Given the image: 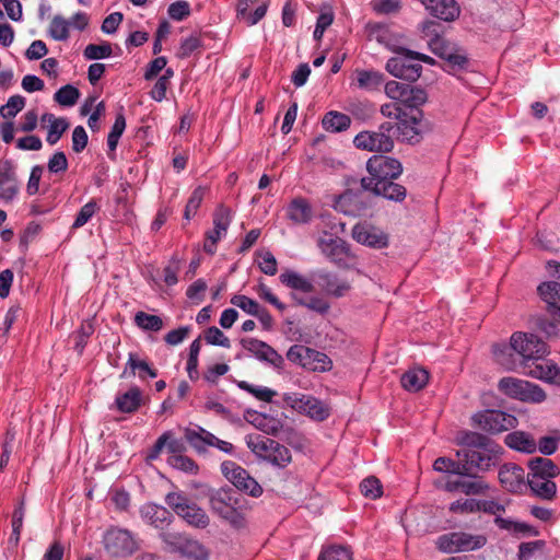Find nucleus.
I'll list each match as a JSON object with an SVG mask.
<instances>
[{
    "mask_svg": "<svg viewBox=\"0 0 560 560\" xmlns=\"http://www.w3.org/2000/svg\"><path fill=\"white\" fill-rule=\"evenodd\" d=\"M241 345L259 361L267 362L276 368L283 363L282 357L265 341L256 338H243Z\"/></svg>",
    "mask_w": 560,
    "mask_h": 560,
    "instance_id": "b1692460",
    "label": "nucleus"
},
{
    "mask_svg": "<svg viewBox=\"0 0 560 560\" xmlns=\"http://www.w3.org/2000/svg\"><path fill=\"white\" fill-rule=\"evenodd\" d=\"M402 164L399 160L378 154L371 156L366 162L368 177L360 180L361 187H369L372 183H378L388 179H397L402 174Z\"/></svg>",
    "mask_w": 560,
    "mask_h": 560,
    "instance_id": "0eeeda50",
    "label": "nucleus"
},
{
    "mask_svg": "<svg viewBox=\"0 0 560 560\" xmlns=\"http://www.w3.org/2000/svg\"><path fill=\"white\" fill-rule=\"evenodd\" d=\"M183 556L192 560H208V549L198 540L191 539L187 536L185 542L179 551Z\"/></svg>",
    "mask_w": 560,
    "mask_h": 560,
    "instance_id": "de8ad7c7",
    "label": "nucleus"
},
{
    "mask_svg": "<svg viewBox=\"0 0 560 560\" xmlns=\"http://www.w3.org/2000/svg\"><path fill=\"white\" fill-rule=\"evenodd\" d=\"M165 503L191 527L203 529L210 524L206 511L183 491L168 492Z\"/></svg>",
    "mask_w": 560,
    "mask_h": 560,
    "instance_id": "7ed1b4c3",
    "label": "nucleus"
},
{
    "mask_svg": "<svg viewBox=\"0 0 560 560\" xmlns=\"http://www.w3.org/2000/svg\"><path fill=\"white\" fill-rule=\"evenodd\" d=\"M428 13L444 22H454L460 15V5L456 0H421Z\"/></svg>",
    "mask_w": 560,
    "mask_h": 560,
    "instance_id": "393cba45",
    "label": "nucleus"
},
{
    "mask_svg": "<svg viewBox=\"0 0 560 560\" xmlns=\"http://www.w3.org/2000/svg\"><path fill=\"white\" fill-rule=\"evenodd\" d=\"M206 192L207 188L203 186H198L192 190L184 210L185 220L189 221L192 217L196 215L200 205L202 203Z\"/></svg>",
    "mask_w": 560,
    "mask_h": 560,
    "instance_id": "864d4df0",
    "label": "nucleus"
},
{
    "mask_svg": "<svg viewBox=\"0 0 560 560\" xmlns=\"http://www.w3.org/2000/svg\"><path fill=\"white\" fill-rule=\"evenodd\" d=\"M318 560H352L351 552L343 546H330L325 548Z\"/></svg>",
    "mask_w": 560,
    "mask_h": 560,
    "instance_id": "774afa93",
    "label": "nucleus"
},
{
    "mask_svg": "<svg viewBox=\"0 0 560 560\" xmlns=\"http://www.w3.org/2000/svg\"><path fill=\"white\" fill-rule=\"evenodd\" d=\"M257 0H237L236 16L238 20L244 21L248 26L257 24L267 13L268 3L262 2L254 12H249V7Z\"/></svg>",
    "mask_w": 560,
    "mask_h": 560,
    "instance_id": "2f4dec72",
    "label": "nucleus"
},
{
    "mask_svg": "<svg viewBox=\"0 0 560 560\" xmlns=\"http://www.w3.org/2000/svg\"><path fill=\"white\" fill-rule=\"evenodd\" d=\"M471 421L474 427L490 434H499L514 429L518 423L515 416L493 409H487L475 413L471 417Z\"/></svg>",
    "mask_w": 560,
    "mask_h": 560,
    "instance_id": "9b49d317",
    "label": "nucleus"
},
{
    "mask_svg": "<svg viewBox=\"0 0 560 560\" xmlns=\"http://www.w3.org/2000/svg\"><path fill=\"white\" fill-rule=\"evenodd\" d=\"M125 129H126V118H125V115H124V112L121 108L120 112H118L116 114L114 125L112 126V129L107 136V147L110 151L116 150V148L118 145V141H119L121 135L124 133Z\"/></svg>",
    "mask_w": 560,
    "mask_h": 560,
    "instance_id": "603ef678",
    "label": "nucleus"
},
{
    "mask_svg": "<svg viewBox=\"0 0 560 560\" xmlns=\"http://www.w3.org/2000/svg\"><path fill=\"white\" fill-rule=\"evenodd\" d=\"M360 491L366 499L376 500L382 497L383 487L380 479L370 476L361 481Z\"/></svg>",
    "mask_w": 560,
    "mask_h": 560,
    "instance_id": "4d7b16f0",
    "label": "nucleus"
},
{
    "mask_svg": "<svg viewBox=\"0 0 560 560\" xmlns=\"http://www.w3.org/2000/svg\"><path fill=\"white\" fill-rule=\"evenodd\" d=\"M429 381V373L421 368L410 369L400 378L401 386L408 392H419Z\"/></svg>",
    "mask_w": 560,
    "mask_h": 560,
    "instance_id": "58836bf2",
    "label": "nucleus"
},
{
    "mask_svg": "<svg viewBox=\"0 0 560 560\" xmlns=\"http://www.w3.org/2000/svg\"><path fill=\"white\" fill-rule=\"evenodd\" d=\"M458 444L463 448L456 455L464 458L468 476H474V470L486 471L495 465L501 446L490 438L472 431H464L458 436Z\"/></svg>",
    "mask_w": 560,
    "mask_h": 560,
    "instance_id": "f257e3e1",
    "label": "nucleus"
},
{
    "mask_svg": "<svg viewBox=\"0 0 560 560\" xmlns=\"http://www.w3.org/2000/svg\"><path fill=\"white\" fill-rule=\"evenodd\" d=\"M242 501L241 495L232 488H220L212 492L209 499L213 513L234 528H243L246 523Z\"/></svg>",
    "mask_w": 560,
    "mask_h": 560,
    "instance_id": "f03ea898",
    "label": "nucleus"
},
{
    "mask_svg": "<svg viewBox=\"0 0 560 560\" xmlns=\"http://www.w3.org/2000/svg\"><path fill=\"white\" fill-rule=\"evenodd\" d=\"M469 66V58L467 51L460 47H456V51L445 58L444 70L451 74H455L458 71L466 70Z\"/></svg>",
    "mask_w": 560,
    "mask_h": 560,
    "instance_id": "c03bdc74",
    "label": "nucleus"
},
{
    "mask_svg": "<svg viewBox=\"0 0 560 560\" xmlns=\"http://www.w3.org/2000/svg\"><path fill=\"white\" fill-rule=\"evenodd\" d=\"M237 386L241 389L252 394L255 398L265 402H270L273 396H276L275 390L264 386H255L245 381L237 382Z\"/></svg>",
    "mask_w": 560,
    "mask_h": 560,
    "instance_id": "bf43d9fd",
    "label": "nucleus"
},
{
    "mask_svg": "<svg viewBox=\"0 0 560 560\" xmlns=\"http://www.w3.org/2000/svg\"><path fill=\"white\" fill-rule=\"evenodd\" d=\"M221 470L224 477L240 491L258 498L262 494L261 486L253 478L249 472L234 462H223Z\"/></svg>",
    "mask_w": 560,
    "mask_h": 560,
    "instance_id": "dca6fc26",
    "label": "nucleus"
},
{
    "mask_svg": "<svg viewBox=\"0 0 560 560\" xmlns=\"http://www.w3.org/2000/svg\"><path fill=\"white\" fill-rule=\"evenodd\" d=\"M71 22L61 15H55L50 22L48 33L55 40L65 42L69 38Z\"/></svg>",
    "mask_w": 560,
    "mask_h": 560,
    "instance_id": "8fccbe9b",
    "label": "nucleus"
},
{
    "mask_svg": "<svg viewBox=\"0 0 560 560\" xmlns=\"http://www.w3.org/2000/svg\"><path fill=\"white\" fill-rule=\"evenodd\" d=\"M466 466L464 458H459V460L456 462L447 457H439L433 463L434 470L459 476H468Z\"/></svg>",
    "mask_w": 560,
    "mask_h": 560,
    "instance_id": "a18cd8bd",
    "label": "nucleus"
},
{
    "mask_svg": "<svg viewBox=\"0 0 560 560\" xmlns=\"http://www.w3.org/2000/svg\"><path fill=\"white\" fill-rule=\"evenodd\" d=\"M135 324L147 331H160L163 328V320L160 316L142 311L135 315Z\"/></svg>",
    "mask_w": 560,
    "mask_h": 560,
    "instance_id": "3c124183",
    "label": "nucleus"
},
{
    "mask_svg": "<svg viewBox=\"0 0 560 560\" xmlns=\"http://www.w3.org/2000/svg\"><path fill=\"white\" fill-rule=\"evenodd\" d=\"M521 368L523 373L529 377L560 386V369L546 357L533 359Z\"/></svg>",
    "mask_w": 560,
    "mask_h": 560,
    "instance_id": "412c9836",
    "label": "nucleus"
},
{
    "mask_svg": "<svg viewBox=\"0 0 560 560\" xmlns=\"http://www.w3.org/2000/svg\"><path fill=\"white\" fill-rule=\"evenodd\" d=\"M145 404L143 392L133 385L125 393H118L110 409H117L121 413H135Z\"/></svg>",
    "mask_w": 560,
    "mask_h": 560,
    "instance_id": "a878e982",
    "label": "nucleus"
},
{
    "mask_svg": "<svg viewBox=\"0 0 560 560\" xmlns=\"http://www.w3.org/2000/svg\"><path fill=\"white\" fill-rule=\"evenodd\" d=\"M322 125L326 131L341 132L350 127L351 118L347 114L331 110L324 116Z\"/></svg>",
    "mask_w": 560,
    "mask_h": 560,
    "instance_id": "79ce46f5",
    "label": "nucleus"
},
{
    "mask_svg": "<svg viewBox=\"0 0 560 560\" xmlns=\"http://www.w3.org/2000/svg\"><path fill=\"white\" fill-rule=\"evenodd\" d=\"M317 246L331 262L340 268L347 267V260L352 257L349 244L327 232L318 238Z\"/></svg>",
    "mask_w": 560,
    "mask_h": 560,
    "instance_id": "6ab92c4d",
    "label": "nucleus"
},
{
    "mask_svg": "<svg viewBox=\"0 0 560 560\" xmlns=\"http://www.w3.org/2000/svg\"><path fill=\"white\" fill-rule=\"evenodd\" d=\"M351 235L358 243L372 248L381 249L388 246V235L382 229L366 222L357 223Z\"/></svg>",
    "mask_w": 560,
    "mask_h": 560,
    "instance_id": "4be33fe9",
    "label": "nucleus"
},
{
    "mask_svg": "<svg viewBox=\"0 0 560 560\" xmlns=\"http://www.w3.org/2000/svg\"><path fill=\"white\" fill-rule=\"evenodd\" d=\"M98 210L97 202L92 199L88 203H85L80 211L78 212L75 220L72 224L73 229L82 228L84 224L89 222V220L95 214Z\"/></svg>",
    "mask_w": 560,
    "mask_h": 560,
    "instance_id": "338daca9",
    "label": "nucleus"
},
{
    "mask_svg": "<svg viewBox=\"0 0 560 560\" xmlns=\"http://www.w3.org/2000/svg\"><path fill=\"white\" fill-rule=\"evenodd\" d=\"M498 389L505 396L524 402L540 404L546 400V392L537 384L508 376L498 383Z\"/></svg>",
    "mask_w": 560,
    "mask_h": 560,
    "instance_id": "423d86ee",
    "label": "nucleus"
},
{
    "mask_svg": "<svg viewBox=\"0 0 560 560\" xmlns=\"http://www.w3.org/2000/svg\"><path fill=\"white\" fill-rule=\"evenodd\" d=\"M184 436L186 442L199 454L206 453L210 446L217 447L226 454H231L234 451V446L230 442L218 439L200 425L186 428Z\"/></svg>",
    "mask_w": 560,
    "mask_h": 560,
    "instance_id": "2eb2a0df",
    "label": "nucleus"
},
{
    "mask_svg": "<svg viewBox=\"0 0 560 560\" xmlns=\"http://www.w3.org/2000/svg\"><path fill=\"white\" fill-rule=\"evenodd\" d=\"M538 293L547 304L548 312L560 316V283L556 281L544 282L538 287Z\"/></svg>",
    "mask_w": 560,
    "mask_h": 560,
    "instance_id": "473e14b6",
    "label": "nucleus"
},
{
    "mask_svg": "<svg viewBox=\"0 0 560 560\" xmlns=\"http://www.w3.org/2000/svg\"><path fill=\"white\" fill-rule=\"evenodd\" d=\"M140 515L143 521L160 532L166 529L174 520L173 514L166 508L155 503H145L142 505Z\"/></svg>",
    "mask_w": 560,
    "mask_h": 560,
    "instance_id": "cd10ccee",
    "label": "nucleus"
},
{
    "mask_svg": "<svg viewBox=\"0 0 560 560\" xmlns=\"http://www.w3.org/2000/svg\"><path fill=\"white\" fill-rule=\"evenodd\" d=\"M487 544L485 535H472L465 532H453L438 537L436 548L445 553L474 551Z\"/></svg>",
    "mask_w": 560,
    "mask_h": 560,
    "instance_id": "6e6552de",
    "label": "nucleus"
},
{
    "mask_svg": "<svg viewBox=\"0 0 560 560\" xmlns=\"http://www.w3.org/2000/svg\"><path fill=\"white\" fill-rule=\"evenodd\" d=\"M287 358L311 372L322 373L332 369V361L326 353L301 345L292 346L287 352Z\"/></svg>",
    "mask_w": 560,
    "mask_h": 560,
    "instance_id": "9d476101",
    "label": "nucleus"
},
{
    "mask_svg": "<svg viewBox=\"0 0 560 560\" xmlns=\"http://www.w3.org/2000/svg\"><path fill=\"white\" fill-rule=\"evenodd\" d=\"M395 136L402 142L417 144L422 140L424 132V120L422 110H412L394 122Z\"/></svg>",
    "mask_w": 560,
    "mask_h": 560,
    "instance_id": "f3484780",
    "label": "nucleus"
},
{
    "mask_svg": "<svg viewBox=\"0 0 560 560\" xmlns=\"http://www.w3.org/2000/svg\"><path fill=\"white\" fill-rule=\"evenodd\" d=\"M524 475L525 470L521 466L509 463L500 468L499 480L505 490L517 493L525 487Z\"/></svg>",
    "mask_w": 560,
    "mask_h": 560,
    "instance_id": "c85d7f7f",
    "label": "nucleus"
},
{
    "mask_svg": "<svg viewBox=\"0 0 560 560\" xmlns=\"http://www.w3.org/2000/svg\"><path fill=\"white\" fill-rule=\"evenodd\" d=\"M20 185L11 160H0V200L11 202L18 196Z\"/></svg>",
    "mask_w": 560,
    "mask_h": 560,
    "instance_id": "5701e85b",
    "label": "nucleus"
},
{
    "mask_svg": "<svg viewBox=\"0 0 560 560\" xmlns=\"http://www.w3.org/2000/svg\"><path fill=\"white\" fill-rule=\"evenodd\" d=\"M167 463L172 467L185 472L196 474L198 471V465L195 460L185 455H171Z\"/></svg>",
    "mask_w": 560,
    "mask_h": 560,
    "instance_id": "0e129e2a",
    "label": "nucleus"
},
{
    "mask_svg": "<svg viewBox=\"0 0 560 560\" xmlns=\"http://www.w3.org/2000/svg\"><path fill=\"white\" fill-rule=\"evenodd\" d=\"M458 45L456 43H453L448 39H446L443 36L436 35L435 37L431 38L429 42V48L430 50L438 56L439 58L445 60L448 55H451L453 51H456V47Z\"/></svg>",
    "mask_w": 560,
    "mask_h": 560,
    "instance_id": "09e8293b",
    "label": "nucleus"
},
{
    "mask_svg": "<svg viewBox=\"0 0 560 560\" xmlns=\"http://www.w3.org/2000/svg\"><path fill=\"white\" fill-rule=\"evenodd\" d=\"M527 483L534 495L548 501L556 498L557 485L552 480L528 477Z\"/></svg>",
    "mask_w": 560,
    "mask_h": 560,
    "instance_id": "a19ab883",
    "label": "nucleus"
},
{
    "mask_svg": "<svg viewBox=\"0 0 560 560\" xmlns=\"http://www.w3.org/2000/svg\"><path fill=\"white\" fill-rule=\"evenodd\" d=\"M231 224V210L230 208L220 205L213 213V229L207 231L203 250L207 254L213 255L217 250V244L221 237L226 233Z\"/></svg>",
    "mask_w": 560,
    "mask_h": 560,
    "instance_id": "aec40b11",
    "label": "nucleus"
},
{
    "mask_svg": "<svg viewBox=\"0 0 560 560\" xmlns=\"http://www.w3.org/2000/svg\"><path fill=\"white\" fill-rule=\"evenodd\" d=\"M361 188L363 191L372 192L374 196L383 197L394 202H402L407 197V188L396 183V179L372 183L369 187Z\"/></svg>",
    "mask_w": 560,
    "mask_h": 560,
    "instance_id": "bb28decb",
    "label": "nucleus"
},
{
    "mask_svg": "<svg viewBox=\"0 0 560 560\" xmlns=\"http://www.w3.org/2000/svg\"><path fill=\"white\" fill-rule=\"evenodd\" d=\"M405 47L397 48V57H392L386 62V70L394 77L415 82L422 72V66L415 62V58L402 51Z\"/></svg>",
    "mask_w": 560,
    "mask_h": 560,
    "instance_id": "a211bd4d",
    "label": "nucleus"
},
{
    "mask_svg": "<svg viewBox=\"0 0 560 560\" xmlns=\"http://www.w3.org/2000/svg\"><path fill=\"white\" fill-rule=\"evenodd\" d=\"M383 74L377 71L360 70L357 72L358 85L361 89H376L383 83Z\"/></svg>",
    "mask_w": 560,
    "mask_h": 560,
    "instance_id": "5fc2aeb1",
    "label": "nucleus"
},
{
    "mask_svg": "<svg viewBox=\"0 0 560 560\" xmlns=\"http://www.w3.org/2000/svg\"><path fill=\"white\" fill-rule=\"evenodd\" d=\"M287 214L291 221L298 224L308 223L313 211L310 202L304 198H296L288 207Z\"/></svg>",
    "mask_w": 560,
    "mask_h": 560,
    "instance_id": "ea45409f",
    "label": "nucleus"
},
{
    "mask_svg": "<svg viewBox=\"0 0 560 560\" xmlns=\"http://www.w3.org/2000/svg\"><path fill=\"white\" fill-rule=\"evenodd\" d=\"M505 444L517 452L533 454L537 450L535 439L525 431H513L505 435Z\"/></svg>",
    "mask_w": 560,
    "mask_h": 560,
    "instance_id": "72a5a7b5",
    "label": "nucleus"
},
{
    "mask_svg": "<svg viewBox=\"0 0 560 560\" xmlns=\"http://www.w3.org/2000/svg\"><path fill=\"white\" fill-rule=\"evenodd\" d=\"M128 374L131 376L138 375L140 380H145L147 377L155 378L158 376V370L147 360L141 359L138 353L130 352L126 368L120 374V378L127 377Z\"/></svg>",
    "mask_w": 560,
    "mask_h": 560,
    "instance_id": "7c9ffc66",
    "label": "nucleus"
},
{
    "mask_svg": "<svg viewBox=\"0 0 560 560\" xmlns=\"http://www.w3.org/2000/svg\"><path fill=\"white\" fill-rule=\"evenodd\" d=\"M279 279L281 283L290 289L299 290L305 293L314 291L313 283L295 271L287 270L280 275Z\"/></svg>",
    "mask_w": 560,
    "mask_h": 560,
    "instance_id": "37998d69",
    "label": "nucleus"
},
{
    "mask_svg": "<svg viewBox=\"0 0 560 560\" xmlns=\"http://www.w3.org/2000/svg\"><path fill=\"white\" fill-rule=\"evenodd\" d=\"M248 448L259 458L278 468H285L292 462L290 450L278 441L264 435L246 438Z\"/></svg>",
    "mask_w": 560,
    "mask_h": 560,
    "instance_id": "20e7f679",
    "label": "nucleus"
},
{
    "mask_svg": "<svg viewBox=\"0 0 560 560\" xmlns=\"http://www.w3.org/2000/svg\"><path fill=\"white\" fill-rule=\"evenodd\" d=\"M40 120L42 122L49 124V130L46 137V141L50 145L56 144L69 128V122L66 118L56 117L51 113H45L44 115H42Z\"/></svg>",
    "mask_w": 560,
    "mask_h": 560,
    "instance_id": "4c0bfd02",
    "label": "nucleus"
},
{
    "mask_svg": "<svg viewBox=\"0 0 560 560\" xmlns=\"http://www.w3.org/2000/svg\"><path fill=\"white\" fill-rule=\"evenodd\" d=\"M394 137V122L385 121L376 130L359 132L353 139V144L357 149L369 152L389 153L395 145Z\"/></svg>",
    "mask_w": 560,
    "mask_h": 560,
    "instance_id": "39448f33",
    "label": "nucleus"
},
{
    "mask_svg": "<svg viewBox=\"0 0 560 560\" xmlns=\"http://www.w3.org/2000/svg\"><path fill=\"white\" fill-rule=\"evenodd\" d=\"M318 283L322 290L335 298L345 296L351 289V284L348 280L339 278L336 273L328 271H319L317 273Z\"/></svg>",
    "mask_w": 560,
    "mask_h": 560,
    "instance_id": "c756f323",
    "label": "nucleus"
},
{
    "mask_svg": "<svg viewBox=\"0 0 560 560\" xmlns=\"http://www.w3.org/2000/svg\"><path fill=\"white\" fill-rule=\"evenodd\" d=\"M103 544L106 552L115 558L131 556L138 549L132 534L119 527L108 528L104 534Z\"/></svg>",
    "mask_w": 560,
    "mask_h": 560,
    "instance_id": "ddd939ff",
    "label": "nucleus"
},
{
    "mask_svg": "<svg viewBox=\"0 0 560 560\" xmlns=\"http://www.w3.org/2000/svg\"><path fill=\"white\" fill-rule=\"evenodd\" d=\"M492 353L495 362L505 371H516L520 366L518 357L514 352L511 342L497 343L492 347Z\"/></svg>",
    "mask_w": 560,
    "mask_h": 560,
    "instance_id": "f704fd0d",
    "label": "nucleus"
},
{
    "mask_svg": "<svg viewBox=\"0 0 560 560\" xmlns=\"http://www.w3.org/2000/svg\"><path fill=\"white\" fill-rule=\"evenodd\" d=\"M511 345L518 357L520 366L533 359L546 357L549 353L547 343L530 332L515 331L511 336Z\"/></svg>",
    "mask_w": 560,
    "mask_h": 560,
    "instance_id": "1a4fd4ad",
    "label": "nucleus"
},
{
    "mask_svg": "<svg viewBox=\"0 0 560 560\" xmlns=\"http://www.w3.org/2000/svg\"><path fill=\"white\" fill-rule=\"evenodd\" d=\"M282 399L288 407L313 420L324 421L330 416L328 406L311 395L285 393Z\"/></svg>",
    "mask_w": 560,
    "mask_h": 560,
    "instance_id": "f8f14e48",
    "label": "nucleus"
},
{
    "mask_svg": "<svg viewBox=\"0 0 560 560\" xmlns=\"http://www.w3.org/2000/svg\"><path fill=\"white\" fill-rule=\"evenodd\" d=\"M494 524L500 528L508 532H511L515 535H533L537 536L538 530L532 527L530 525L522 522H515L512 520L503 518L501 516H497L494 518Z\"/></svg>",
    "mask_w": 560,
    "mask_h": 560,
    "instance_id": "49530a36",
    "label": "nucleus"
},
{
    "mask_svg": "<svg viewBox=\"0 0 560 560\" xmlns=\"http://www.w3.org/2000/svg\"><path fill=\"white\" fill-rule=\"evenodd\" d=\"M528 467L530 469L528 477L551 480L560 474L559 467L551 459L545 457H535L530 459Z\"/></svg>",
    "mask_w": 560,
    "mask_h": 560,
    "instance_id": "e433bc0d",
    "label": "nucleus"
},
{
    "mask_svg": "<svg viewBox=\"0 0 560 560\" xmlns=\"http://www.w3.org/2000/svg\"><path fill=\"white\" fill-rule=\"evenodd\" d=\"M335 208L345 214L355 215L366 209V205L361 201V192L347 190L338 197Z\"/></svg>",
    "mask_w": 560,
    "mask_h": 560,
    "instance_id": "c9c22d12",
    "label": "nucleus"
},
{
    "mask_svg": "<svg viewBox=\"0 0 560 560\" xmlns=\"http://www.w3.org/2000/svg\"><path fill=\"white\" fill-rule=\"evenodd\" d=\"M112 52L113 49L109 43H103L100 45L89 44L83 50V56L88 60H98L108 58Z\"/></svg>",
    "mask_w": 560,
    "mask_h": 560,
    "instance_id": "052dcab7",
    "label": "nucleus"
},
{
    "mask_svg": "<svg viewBox=\"0 0 560 560\" xmlns=\"http://www.w3.org/2000/svg\"><path fill=\"white\" fill-rule=\"evenodd\" d=\"M80 97V91L67 84L61 86L54 95V100L61 106H73Z\"/></svg>",
    "mask_w": 560,
    "mask_h": 560,
    "instance_id": "6e6d98bb",
    "label": "nucleus"
},
{
    "mask_svg": "<svg viewBox=\"0 0 560 560\" xmlns=\"http://www.w3.org/2000/svg\"><path fill=\"white\" fill-rule=\"evenodd\" d=\"M25 106V98L22 95L11 96L5 105L0 107V115L4 119L14 118Z\"/></svg>",
    "mask_w": 560,
    "mask_h": 560,
    "instance_id": "13d9d810",
    "label": "nucleus"
},
{
    "mask_svg": "<svg viewBox=\"0 0 560 560\" xmlns=\"http://www.w3.org/2000/svg\"><path fill=\"white\" fill-rule=\"evenodd\" d=\"M159 537L173 551L179 552L187 535L177 532H167L164 529L160 532Z\"/></svg>",
    "mask_w": 560,
    "mask_h": 560,
    "instance_id": "69168bd1",
    "label": "nucleus"
},
{
    "mask_svg": "<svg viewBox=\"0 0 560 560\" xmlns=\"http://www.w3.org/2000/svg\"><path fill=\"white\" fill-rule=\"evenodd\" d=\"M537 450L544 455H552L558 450L560 443V430L552 431L551 435H546L539 439Z\"/></svg>",
    "mask_w": 560,
    "mask_h": 560,
    "instance_id": "680f3d73",
    "label": "nucleus"
},
{
    "mask_svg": "<svg viewBox=\"0 0 560 560\" xmlns=\"http://www.w3.org/2000/svg\"><path fill=\"white\" fill-rule=\"evenodd\" d=\"M202 46L201 39L198 35H190L182 39L179 48L176 52L177 58H189L197 49Z\"/></svg>",
    "mask_w": 560,
    "mask_h": 560,
    "instance_id": "e2e57ef3",
    "label": "nucleus"
},
{
    "mask_svg": "<svg viewBox=\"0 0 560 560\" xmlns=\"http://www.w3.org/2000/svg\"><path fill=\"white\" fill-rule=\"evenodd\" d=\"M386 95L395 101H398L406 107L412 110H420L419 107L427 102V92L418 86H412L408 83L389 81L385 84Z\"/></svg>",
    "mask_w": 560,
    "mask_h": 560,
    "instance_id": "4468645a",
    "label": "nucleus"
}]
</instances>
